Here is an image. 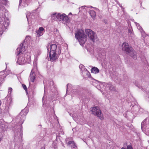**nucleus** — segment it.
<instances>
[{
    "label": "nucleus",
    "instance_id": "obj_1",
    "mask_svg": "<svg viewBox=\"0 0 149 149\" xmlns=\"http://www.w3.org/2000/svg\"><path fill=\"white\" fill-rule=\"evenodd\" d=\"M1 12L2 11L4 13V16H3L1 18V20L0 21V24H1V31H4L7 29V27L9 24V20L8 18L7 17L8 15V11L4 7H2L0 9Z\"/></svg>",
    "mask_w": 149,
    "mask_h": 149
},
{
    "label": "nucleus",
    "instance_id": "obj_2",
    "mask_svg": "<svg viewBox=\"0 0 149 149\" xmlns=\"http://www.w3.org/2000/svg\"><path fill=\"white\" fill-rule=\"evenodd\" d=\"M18 56L16 62L17 64L22 65L26 63H30L31 59V55L30 53L27 52L24 54L22 53Z\"/></svg>",
    "mask_w": 149,
    "mask_h": 149
},
{
    "label": "nucleus",
    "instance_id": "obj_3",
    "mask_svg": "<svg viewBox=\"0 0 149 149\" xmlns=\"http://www.w3.org/2000/svg\"><path fill=\"white\" fill-rule=\"evenodd\" d=\"M122 48L123 51L129 54V55L134 59H137L136 52L132 49V48L129 46L128 43L124 42L122 45Z\"/></svg>",
    "mask_w": 149,
    "mask_h": 149
},
{
    "label": "nucleus",
    "instance_id": "obj_4",
    "mask_svg": "<svg viewBox=\"0 0 149 149\" xmlns=\"http://www.w3.org/2000/svg\"><path fill=\"white\" fill-rule=\"evenodd\" d=\"M52 18L55 20L62 21L64 23L69 22L68 17L64 13L62 14L59 13H54L52 15Z\"/></svg>",
    "mask_w": 149,
    "mask_h": 149
},
{
    "label": "nucleus",
    "instance_id": "obj_5",
    "mask_svg": "<svg viewBox=\"0 0 149 149\" xmlns=\"http://www.w3.org/2000/svg\"><path fill=\"white\" fill-rule=\"evenodd\" d=\"M75 37L78 40L81 45H83L87 40V37L84 35V31L81 29L79 30L75 33Z\"/></svg>",
    "mask_w": 149,
    "mask_h": 149
},
{
    "label": "nucleus",
    "instance_id": "obj_6",
    "mask_svg": "<svg viewBox=\"0 0 149 149\" xmlns=\"http://www.w3.org/2000/svg\"><path fill=\"white\" fill-rule=\"evenodd\" d=\"M38 58L36 57L34 60L33 61V68L32 69L31 72L29 80V82L31 81L32 82H33L36 79V74L35 72L37 70V63L38 61Z\"/></svg>",
    "mask_w": 149,
    "mask_h": 149
},
{
    "label": "nucleus",
    "instance_id": "obj_7",
    "mask_svg": "<svg viewBox=\"0 0 149 149\" xmlns=\"http://www.w3.org/2000/svg\"><path fill=\"white\" fill-rule=\"evenodd\" d=\"M47 49L48 52H56L59 54L61 53V50L59 47H57L56 44L49 45L47 46Z\"/></svg>",
    "mask_w": 149,
    "mask_h": 149
},
{
    "label": "nucleus",
    "instance_id": "obj_8",
    "mask_svg": "<svg viewBox=\"0 0 149 149\" xmlns=\"http://www.w3.org/2000/svg\"><path fill=\"white\" fill-rule=\"evenodd\" d=\"M91 110L94 115L97 116L100 119L103 120L104 119L103 115L98 107H93Z\"/></svg>",
    "mask_w": 149,
    "mask_h": 149
},
{
    "label": "nucleus",
    "instance_id": "obj_9",
    "mask_svg": "<svg viewBox=\"0 0 149 149\" xmlns=\"http://www.w3.org/2000/svg\"><path fill=\"white\" fill-rule=\"evenodd\" d=\"M86 34L90 39L93 42L97 38V36L95 33L90 29H87L85 31Z\"/></svg>",
    "mask_w": 149,
    "mask_h": 149
},
{
    "label": "nucleus",
    "instance_id": "obj_10",
    "mask_svg": "<svg viewBox=\"0 0 149 149\" xmlns=\"http://www.w3.org/2000/svg\"><path fill=\"white\" fill-rule=\"evenodd\" d=\"M13 89L11 87H9L8 88V95L6 97L7 98V102L6 103V105L7 106H10V105L12 103V99L11 97V92Z\"/></svg>",
    "mask_w": 149,
    "mask_h": 149
},
{
    "label": "nucleus",
    "instance_id": "obj_11",
    "mask_svg": "<svg viewBox=\"0 0 149 149\" xmlns=\"http://www.w3.org/2000/svg\"><path fill=\"white\" fill-rule=\"evenodd\" d=\"M146 120L145 119L141 123V128L142 130L145 132V134L149 136V125H145Z\"/></svg>",
    "mask_w": 149,
    "mask_h": 149
},
{
    "label": "nucleus",
    "instance_id": "obj_12",
    "mask_svg": "<svg viewBox=\"0 0 149 149\" xmlns=\"http://www.w3.org/2000/svg\"><path fill=\"white\" fill-rule=\"evenodd\" d=\"M28 111L26 109L22 110L18 116L20 118V121L21 124H22L25 119V117L27 115Z\"/></svg>",
    "mask_w": 149,
    "mask_h": 149
},
{
    "label": "nucleus",
    "instance_id": "obj_13",
    "mask_svg": "<svg viewBox=\"0 0 149 149\" xmlns=\"http://www.w3.org/2000/svg\"><path fill=\"white\" fill-rule=\"evenodd\" d=\"M57 54H58V53L56 52H49V57L50 60L52 62L56 61L58 58Z\"/></svg>",
    "mask_w": 149,
    "mask_h": 149
},
{
    "label": "nucleus",
    "instance_id": "obj_14",
    "mask_svg": "<svg viewBox=\"0 0 149 149\" xmlns=\"http://www.w3.org/2000/svg\"><path fill=\"white\" fill-rule=\"evenodd\" d=\"M25 50V46L24 45V43H22L20 44V46L17 49V55L21 54L22 53L23 54V52Z\"/></svg>",
    "mask_w": 149,
    "mask_h": 149
},
{
    "label": "nucleus",
    "instance_id": "obj_15",
    "mask_svg": "<svg viewBox=\"0 0 149 149\" xmlns=\"http://www.w3.org/2000/svg\"><path fill=\"white\" fill-rule=\"evenodd\" d=\"M79 68L82 71L83 74H86L88 76L90 74V72L86 69L84 66L82 64H80L79 66Z\"/></svg>",
    "mask_w": 149,
    "mask_h": 149
},
{
    "label": "nucleus",
    "instance_id": "obj_16",
    "mask_svg": "<svg viewBox=\"0 0 149 149\" xmlns=\"http://www.w3.org/2000/svg\"><path fill=\"white\" fill-rule=\"evenodd\" d=\"M134 23L135 24V25L136 26L137 29H138L139 30V31L141 33L142 36H143V37H146V35L145 34L144 31H143L142 28H141V27L139 25V24L136 22H134Z\"/></svg>",
    "mask_w": 149,
    "mask_h": 149
},
{
    "label": "nucleus",
    "instance_id": "obj_17",
    "mask_svg": "<svg viewBox=\"0 0 149 149\" xmlns=\"http://www.w3.org/2000/svg\"><path fill=\"white\" fill-rule=\"evenodd\" d=\"M36 14V13L34 12H32V13H30L28 12H27L26 17L28 22H29V20H31V19H33L34 18Z\"/></svg>",
    "mask_w": 149,
    "mask_h": 149
},
{
    "label": "nucleus",
    "instance_id": "obj_18",
    "mask_svg": "<svg viewBox=\"0 0 149 149\" xmlns=\"http://www.w3.org/2000/svg\"><path fill=\"white\" fill-rule=\"evenodd\" d=\"M8 127V123L5 122L3 120L0 119V128L2 129Z\"/></svg>",
    "mask_w": 149,
    "mask_h": 149
},
{
    "label": "nucleus",
    "instance_id": "obj_19",
    "mask_svg": "<svg viewBox=\"0 0 149 149\" xmlns=\"http://www.w3.org/2000/svg\"><path fill=\"white\" fill-rule=\"evenodd\" d=\"M45 31L44 29L42 27H40L39 28L37 31V36L38 37L42 36Z\"/></svg>",
    "mask_w": 149,
    "mask_h": 149
},
{
    "label": "nucleus",
    "instance_id": "obj_20",
    "mask_svg": "<svg viewBox=\"0 0 149 149\" xmlns=\"http://www.w3.org/2000/svg\"><path fill=\"white\" fill-rule=\"evenodd\" d=\"M5 71L4 70L0 72V79L1 80L0 81L1 82L5 78L6 75L5 74Z\"/></svg>",
    "mask_w": 149,
    "mask_h": 149
},
{
    "label": "nucleus",
    "instance_id": "obj_21",
    "mask_svg": "<svg viewBox=\"0 0 149 149\" xmlns=\"http://www.w3.org/2000/svg\"><path fill=\"white\" fill-rule=\"evenodd\" d=\"M99 70L96 67H93L91 69V72L94 73L95 74L99 72Z\"/></svg>",
    "mask_w": 149,
    "mask_h": 149
},
{
    "label": "nucleus",
    "instance_id": "obj_22",
    "mask_svg": "<svg viewBox=\"0 0 149 149\" xmlns=\"http://www.w3.org/2000/svg\"><path fill=\"white\" fill-rule=\"evenodd\" d=\"M89 13L92 18L95 17L96 16L95 12L93 10H91L89 12Z\"/></svg>",
    "mask_w": 149,
    "mask_h": 149
},
{
    "label": "nucleus",
    "instance_id": "obj_23",
    "mask_svg": "<svg viewBox=\"0 0 149 149\" xmlns=\"http://www.w3.org/2000/svg\"><path fill=\"white\" fill-rule=\"evenodd\" d=\"M31 40L30 37L29 36H27L25 39L23 43H24L26 42L27 43H28L30 42Z\"/></svg>",
    "mask_w": 149,
    "mask_h": 149
},
{
    "label": "nucleus",
    "instance_id": "obj_24",
    "mask_svg": "<svg viewBox=\"0 0 149 149\" xmlns=\"http://www.w3.org/2000/svg\"><path fill=\"white\" fill-rule=\"evenodd\" d=\"M68 145H71L70 146H71V147L75 148L76 147L75 143L73 141H69V142L68 143Z\"/></svg>",
    "mask_w": 149,
    "mask_h": 149
},
{
    "label": "nucleus",
    "instance_id": "obj_25",
    "mask_svg": "<svg viewBox=\"0 0 149 149\" xmlns=\"http://www.w3.org/2000/svg\"><path fill=\"white\" fill-rule=\"evenodd\" d=\"M72 85L70 84H68L67 85V89L66 91V93H67L68 91L70 90L72 88Z\"/></svg>",
    "mask_w": 149,
    "mask_h": 149
},
{
    "label": "nucleus",
    "instance_id": "obj_26",
    "mask_svg": "<svg viewBox=\"0 0 149 149\" xmlns=\"http://www.w3.org/2000/svg\"><path fill=\"white\" fill-rule=\"evenodd\" d=\"M109 89L110 91H115L116 88L113 85H109Z\"/></svg>",
    "mask_w": 149,
    "mask_h": 149
},
{
    "label": "nucleus",
    "instance_id": "obj_27",
    "mask_svg": "<svg viewBox=\"0 0 149 149\" xmlns=\"http://www.w3.org/2000/svg\"><path fill=\"white\" fill-rule=\"evenodd\" d=\"M128 32L131 37L133 36V33H132V28L129 27L128 29Z\"/></svg>",
    "mask_w": 149,
    "mask_h": 149
},
{
    "label": "nucleus",
    "instance_id": "obj_28",
    "mask_svg": "<svg viewBox=\"0 0 149 149\" xmlns=\"http://www.w3.org/2000/svg\"><path fill=\"white\" fill-rule=\"evenodd\" d=\"M41 54V52L40 50H38L36 52V56H38L40 54Z\"/></svg>",
    "mask_w": 149,
    "mask_h": 149
},
{
    "label": "nucleus",
    "instance_id": "obj_29",
    "mask_svg": "<svg viewBox=\"0 0 149 149\" xmlns=\"http://www.w3.org/2000/svg\"><path fill=\"white\" fill-rule=\"evenodd\" d=\"M22 86L23 88L25 90V91H26L27 88H26V86L24 84H22Z\"/></svg>",
    "mask_w": 149,
    "mask_h": 149
},
{
    "label": "nucleus",
    "instance_id": "obj_30",
    "mask_svg": "<svg viewBox=\"0 0 149 149\" xmlns=\"http://www.w3.org/2000/svg\"><path fill=\"white\" fill-rule=\"evenodd\" d=\"M132 149L131 146L128 145L127 146V149Z\"/></svg>",
    "mask_w": 149,
    "mask_h": 149
},
{
    "label": "nucleus",
    "instance_id": "obj_31",
    "mask_svg": "<svg viewBox=\"0 0 149 149\" xmlns=\"http://www.w3.org/2000/svg\"><path fill=\"white\" fill-rule=\"evenodd\" d=\"M19 135L20 136L22 137V130H20L19 132Z\"/></svg>",
    "mask_w": 149,
    "mask_h": 149
},
{
    "label": "nucleus",
    "instance_id": "obj_32",
    "mask_svg": "<svg viewBox=\"0 0 149 149\" xmlns=\"http://www.w3.org/2000/svg\"><path fill=\"white\" fill-rule=\"evenodd\" d=\"M5 1H5L4 0H1V3H3V2H4V3L3 4H5Z\"/></svg>",
    "mask_w": 149,
    "mask_h": 149
},
{
    "label": "nucleus",
    "instance_id": "obj_33",
    "mask_svg": "<svg viewBox=\"0 0 149 149\" xmlns=\"http://www.w3.org/2000/svg\"><path fill=\"white\" fill-rule=\"evenodd\" d=\"M104 1L105 2V3H108V0H105Z\"/></svg>",
    "mask_w": 149,
    "mask_h": 149
},
{
    "label": "nucleus",
    "instance_id": "obj_34",
    "mask_svg": "<svg viewBox=\"0 0 149 149\" xmlns=\"http://www.w3.org/2000/svg\"><path fill=\"white\" fill-rule=\"evenodd\" d=\"M72 15V13H69L68 14L69 15Z\"/></svg>",
    "mask_w": 149,
    "mask_h": 149
},
{
    "label": "nucleus",
    "instance_id": "obj_35",
    "mask_svg": "<svg viewBox=\"0 0 149 149\" xmlns=\"http://www.w3.org/2000/svg\"><path fill=\"white\" fill-rule=\"evenodd\" d=\"M73 118L74 119V120L75 121H76L75 119V118L74 117H73Z\"/></svg>",
    "mask_w": 149,
    "mask_h": 149
},
{
    "label": "nucleus",
    "instance_id": "obj_36",
    "mask_svg": "<svg viewBox=\"0 0 149 149\" xmlns=\"http://www.w3.org/2000/svg\"><path fill=\"white\" fill-rule=\"evenodd\" d=\"M122 149H126L125 148H124V147H122Z\"/></svg>",
    "mask_w": 149,
    "mask_h": 149
},
{
    "label": "nucleus",
    "instance_id": "obj_37",
    "mask_svg": "<svg viewBox=\"0 0 149 149\" xmlns=\"http://www.w3.org/2000/svg\"><path fill=\"white\" fill-rule=\"evenodd\" d=\"M72 114H70V116H72Z\"/></svg>",
    "mask_w": 149,
    "mask_h": 149
},
{
    "label": "nucleus",
    "instance_id": "obj_38",
    "mask_svg": "<svg viewBox=\"0 0 149 149\" xmlns=\"http://www.w3.org/2000/svg\"><path fill=\"white\" fill-rule=\"evenodd\" d=\"M1 138H0V142L1 141Z\"/></svg>",
    "mask_w": 149,
    "mask_h": 149
},
{
    "label": "nucleus",
    "instance_id": "obj_39",
    "mask_svg": "<svg viewBox=\"0 0 149 149\" xmlns=\"http://www.w3.org/2000/svg\"><path fill=\"white\" fill-rule=\"evenodd\" d=\"M26 42H25V43H24V45H25V44H26Z\"/></svg>",
    "mask_w": 149,
    "mask_h": 149
},
{
    "label": "nucleus",
    "instance_id": "obj_40",
    "mask_svg": "<svg viewBox=\"0 0 149 149\" xmlns=\"http://www.w3.org/2000/svg\"><path fill=\"white\" fill-rule=\"evenodd\" d=\"M42 99H43H43H44V97H43Z\"/></svg>",
    "mask_w": 149,
    "mask_h": 149
}]
</instances>
